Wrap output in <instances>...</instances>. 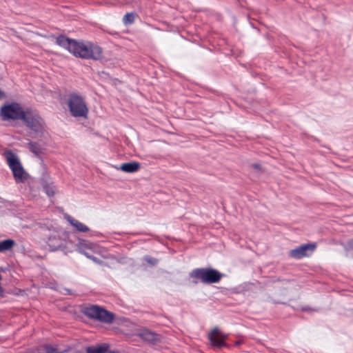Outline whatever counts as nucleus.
Returning <instances> with one entry per match:
<instances>
[{"mask_svg":"<svg viewBox=\"0 0 353 353\" xmlns=\"http://www.w3.org/2000/svg\"><path fill=\"white\" fill-rule=\"evenodd\" d=\"M56 41L59 46L67 49L75 57L95 60L101 59L103 57L101 48L90 43L70 39L62 35L58 37Z\"/></svg>","mask_w":353,"mask_h":353,"instance_id":"f257e3e1","label":"nucleus"},{"mask_svg":"<svg viewBox=\"0 0 353 353\" xmlns=\"http://www.w3.org/2000/svg\"><path fill=\"white\" fill-rule=\"evenodd\" d=\"M67 104L72 116L74 117H86L88 108L84 99L75 93L69 94Z\"/></svg>","mask_w":353,"mask_h":353,"instance_id":"f03ea898","label":"nucleus"},{"mask_svg":"<svg viewBox=\"0 0 353 353\" xmlns=\"http://www.w3.org/2000/svg\"><path fill=\"white\" fill-rule=\"evenodd\" d=\"M190 276L195 279L194 282L196 283L199 281L204 283H214L221 280L222 274L212 268H198L190 273Z\"/></svg>","mask_w":353,"mask_h":353,"instance_id":"7ed1b4c3","label":"nucleus"},{"mask_svg":"<svg viewBox=\"0 0 353 353\" xmlns=\"http://www.w3.org/2000/svg\"><path fill=\"white\" fill-rule=\"evenodd\" d=\"M26 114L17 103L6 104L0 110V116L3 121L23 119Z\"/></svg>","mask_w":353,"mask_h":353,"instance_id":"20e7f679","label":"nucleus"},{"mask_svg":"<svg viewBox=\"0 0 353 353\" xmlns=\"http://www.w3.org/2000/svg\"><path fill=\"white\" fill-rule=\"evenodd\" d=\"M84 314L91 318L106 323H110L113 321L114 315L100 307L91 305L84 309Z\"/></svg>","mask_w":353,"mask_h":353,"instance_id":"39448f33","label":"nucleus"},{"mask_svg":"<svg viewBox=\"0 0 353 353\" xmlns=\"http://www.w3.org/2000/svg\"><path fill=\"white\" fill-rule=\"evenodd\" d=\"M23 120L32 130L34 137L39 138L43 135L44 132V123L43 119L37 114L26 112Z\"/></svg>","mask_w":353,"mask_h":353,"instance_id":"423d86ee","label":"nucleus"},{"mask_svg":"<svg viewBox=\"0 0 353 353\" xmlns=\"http://www.w3.org/2000/svg\"><path fill=\"white\" fill-rule=\"evenodd\" d=\"M6 157L10 168L12 170L17 182H21L25 178V171L18 158L12 152H6Z\"/></svg>","mask_w":353,"mask_h":353,"instance_id":"0eeeda50","label":"nucleus"},{"mask_svg":"<svg viewBox=\"0 0 353 353\" xmlns=\"http://www.w3.org/2000/svg\"><path fill=\"white\" fill-rule=\"evenodd\" d=\"M316 248V245L315 243L305 244L290 250L289 252V256L296 259L309 256L313 253Z\"/></svg>","mask_w":353,"mask_h":353,"instance_id":"6e6552de","label":"nucleus"},{"mask_svg":"<svg viewBox=\"0 0 353 353\" xmlns=\"http://www.w3.org/2000/svg\"><path fill=\"white\" fill-rule=\"evenodd\" d=\"M228 335L223 333L218 327H214L209 334L208 339L214 347H221L226 346L225 341Z\"/></svg>","mask_w":353,"mask_h":353,"instance_id":"1a4fd4ad","label":"nucleus"},{"mask_svg":"<svg viewBox=\"0 0 353 353\" xmlns=\"http://www.w3.org/2000/svg\"><path fill=\"white\" fill-rule=\"evenodd\" d=\"M140 168V163L135 161L125 163L121 165L119 168H117V169H119L122 170L123 172H127V173H132L137 172Z\"/></svg>","mask_w":353,"mask_h":353,"instance_id":"9d476101","label":"nucleus"},{"mask_svg":"<svg viewBox=\"0 0 353 353\" xmlns=\"http://www.w3.org/2000/svg\"><path fill=\"white\" fill-rule=\"evenodd\" d=\"M68 221L72 226H74L77 230L80 232H85L89 230V228L77 219L69 217Z\"/></svg>","mask_w":353,"mask_h":353,"instance_id":"9b49d317","label":"nucleus"},{"mask_svg":"<svg viewBox=\"0 0 353 353\" xmlns=\"http://www.w3.org/2000/svg\"><path fill=\"white\" fill-rule=\"evenodd\" d=\"M14 245L15 242L12 239H6L0 241V252L11 250Z\"/></svg>","mask_w":353,"mask_h":353,"instance_id":"f8f14e48","label":"nucleus"},{"mask_svg":"<svg viewBox=\"0 0 353 353\" xmlns=\"http://www.w3.org/2000/svg\"><path fill=\"white\" fill-rule=\"evenodd\" d=\"M85 250L88 252V250H90L93 251L94 252H99V248L97 245L92 243H81L80 247L79 248V252L81 253V251Z\"/></svg>","mask_w":353,"mask_h":353,"instance_id":"ddd939ff","label":"nucleus"},{"mask_svg":"<svg viewBox=\"0 0 353 353\" xmlns=\"http://www.w3.org/2000/svg\"><path fill=\"white\" fill-rule=\"evenodd\" d=\"M136 14L133 12L127 13L123 18V22L125 25L132 24L134 21Z\"/></svg>","mask_w":353,"mask_h":353,"instance_id":"4468645a","label":"nucleus"},{"mask_svg":"<svg viewBox=\"0 0 353 353\" xmlns=\"http://www.w3.org/2000/svg\"><path fill=\"white\" fill-rule=\"evenodd\" d=\"M43 190L46 194L49 196H52L55 194L56 189L54 185L52 183L46 184L43 186Z\"/></svg>","mask_w":353,"mask_h":353,"instance_id":"2eb2a0df","label":"nucleus"},{"mask_svg":"<svg viewBox=\"0 0 353 353\" xmlns=\"http://www.w3.org/2000/svg\"><path fill=\"white\" fill-rule=\"evenodd\" d=\"M141 335L142 338L147 341H153L155 340V334L148 330L143 331Z\"/></svg>","mask_w":353,"mask_h":353,"instance_id":"dca6fc26","label":"nucleus"},{"mask_svg":"<svg viewBox=\"0 0 353 353\" xmlns=\"http://www.w3.org/2000/svg\"><path fill=\"white\" fill-rule=\"evenodd\" d=\"M29 147L30 150L36 155H38L41 151V148L36 143H30Z\"/></svg>","mask_w":353,"mask_h":353,"instance_id":"f3484780","label":"nucleus"},{"mask_svg":"<svg viewBox=\"0 0 353 353\" xmlns=\"http://www.w3.org/2000/svg\"><path fill=\"white\" fill-rule=\"evenodd\" d=\"M81 253L83 254V255H85L87 258L92 260L96 263H101V261L99 259H98L97 258L90 255L88 252H87V251H85L84 250L81 251Z\"/></svg>","mask_w":353,"mask_h":353,"instance_id":"a211bd4d","label":"nucleus"},{"mask_svg":"<svg viewBox=\"0 0 353 353\" xmlns=\"http://www.w3.org/2000/svg\"><path fill=\"white\" fill-rule=\"evenodd\" d=\"M105 351H106V349L103 347H99L94 348V349H91V348L88 349V353H105Z\"/></svg>","mask_w":353,"mask_h":353,"instance_id":"6ab92c4d","label":"nucleus"},{"mask_svg":"<svg viewBox=\"0 0 353 353\" xmlns=\"http://www.w3.org/2000/svg\"><path fill=\"white\" fill-rule=\"evenodd\" d=\"M144 260L151 265H155L158 263V260L157 259L146 256L144 257Z\"/></svg>","mask_w":353,"mask_h":353,"instance_id":"aec40b11","label":"nucleus"},{"mask_svg":"<svg viewBox=\"0 0 353 353\" xmlns=\"http://www.w3.org/2000/svg\"><path fill=\"white\" fill-rule=\"evenodd\" d=\"M252 167H253L254 169H257V170L260 169V165H259V164H253V165H252Z\"/></svg>","mask_w":353,"mask_h":353,"instance_id":"412c9836","label":"nucleus"},{"mask_svg":"<svg viewBox=\"0 0 353 353\" xmlns=\"http://www.w3.org/2000/svg\"><path fill=\"white\" fill-rule=\"evenodd\" d=\"M3 97V93L0 90V99Z\"/></svg>","mask_w":353,"mask_h":353,"instance_id":"4be33fe9","label":"nucleus"}]
</instances>
